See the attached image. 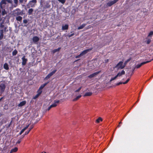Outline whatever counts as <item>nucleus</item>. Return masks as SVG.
Listing matches in <instances>:
<instances>
[{
	"instance_id": "nucleus-1",
	"label": "nucleus",
	"mask_w": 153,
	"mask_h": 153,
	"mask_svg": "<svg viewBox=\"0 0 153 153\" xmlns=\"http://www.w3.org/2000/svg\"><path fill=\"white\" fill-rule=\"evenodd\" d=\"M6 4V0H1L0 3V6L1 8L2 9V11L0 15V19H2L4 18V19H6L5 17L7 16V13L4 9H3V4H4L5 5Z\"/></svg>"
},
{
	"instance_id": "nucleus-2",
	"label": "nucleus",
	"mask_w": 153,
	"mask_h": 153,
	"mask_svg": "<svg viewBox=\"0 0 153 153\" xmlns=\"http://www.w3.org/2000/svg\"><path fill=\"white\" fill-rule=\"evenodd\" d=\"M13 14L14 16H16L19 15L22 16L23 13L20 10L17 9L13 11Z\"/></svg>"
},
{
	"instance_id": "nucleus-3",
	"label": "nucleus",
	"mask_w": 153,
	"mask_h": 153,
	"mask_svg": "<svg viewBox=\"0 0 153 153\" xmlns=\"http://www.w3.org/2000/svg\"><path fill=\"white\" fill-rule=\"evenodd\" d=\"M57 70L55 69L53 70L52 71L49 73L45 78L44 80H46L49 79L54 74L56 71Z\"/></svg>"
},
{
	"instance_id": "nucleus-4",
	"label": "nucleus",
	"mask_w": 153,
	"mask_h": 153,
	"mask_svg": "<svg viewBox=\"0 0 153 153\" xmlns=\"http://www.w3.org/2000/svg\"><path fill=\"white\" fill-rule=\"evenodd\" d=\"M6 28L5 27L4 29L0 30V40H1L4 37V33L6 32Z\"/></svg>"
},
{
	"instance_id": "nucleus-5",
	"label": "nucleus",
	"mask_w": 153,
	"mask_h": 153,
	"mask_svg": "<svg viewBox=\"0 0 153 153\" xmlns=\"http://www.w3.org/2000/svg\"><path fill=\"white\" fill-rule=\"evenodd\" d=\"M150 62V61H146L145 62H141L140 64H138L136 66H135V68H140L142 65L146 64L149 62Z\"/></svg>"
},
{
	"instance_id": "nucleus-6",
	"label": "nucleus",
	"mask_w": 153,
	"mask_h": 153,
	"mask_svg": "<svg viewBox=\"0 0 153 153\" xmlns=\"http://www.w3.org/2000/svg\"><path fill=\"white\" fill-rule=\"evenodd\" d=\"M6 86L4 83H1L0 85V90H1V93H3L4 91Z\"/></svg>"
},
{
	"instance_id": "nucleus-7",
	"label": "nucleus",
	"mask_w": 153,
	"mask_h": 153,
	"mask_svg": "<svg viewBox=\"0 0 153 153\" xmlns=\"http://www.w3.org/2000/svg\"><path fill=\"white\" fill-rule=\"evenodd\" d=\"M119 0H114L113 1L109 2L107 3V5L108 7H110L117 2Z\"/></svg>"
},
{
	"instance_id": "nucleus-8",
	"label": "nucleus",
	"mask_w": 153,
	"mask_h": 153,
	"mask_svg": "<svg viewBox=\"0 0 153 153\" xmlns=\"http://www.w3.org/2000/svg\"><path fill=\"white\" fill-rule=\"evenodd\" d=\"M101 72V71H97V72L91 74H90L89 76H88V77L89 78H91L93 77H94L96 76L98 74L100 73Z\"/></svg>"
},
{
	"instance_id": "nucleus-9",
	"label": "nucleus",
	"mask_w": 153,
	"mask_h": 153,
	"mask_svg": "<svg viewBox=\"0 0 153 153\" xmlns=\"http://www.w3.org/2000/svg\"><path fill=\"white\" fill-rule=\"evenodd\" d=\"M123 62L120 61L114 67V68H117L118 67V68L121 69L122 66H123Z\"/></svg>"
},
{
	"instance_id": "nucleus-10",
	"label": "nucleus",
	"mask_w": 153,
	"mask_h": 153,
	"mask_svg": "<svg viewBox=\"0 0 153 153\" xmlns=\"http://www.w3.org/2000/svg\"><path fill=\"white\" fill-rule=\"evenodd\" d=\"M92 48H89L83 51H82L80 54H81V55L82 56L84 55H85L86 53H87L88 52L91 51L92 50Z\"/></svg>"
},
{
	"instance_id": "nucleus-11",
	"label": "nucleus",
	"mask_w": 153,
	"mask_h": 153,
	"mask_svg": "<svg viewBox=\"0 0 153 153\" xmlns=\"http://www.w3.org/2000/svg\"><path fill=\"white\" fill-rule=\"evenodd\" d=\"M22 59V65H25L27 61V59L25 58V56H23Z\"/></svg>"
},
{
	"instance_id": "nucleus-12",
	"label": "nucleus",
	"mask_w": 153,
	"mask_h": 153,
	"mask_svg": "<svg viewBox=\"0 0 153 153\" xmlns=\"http://www.w3.org/2000/svg\"><path fill=\"white\" fill-rule=\"evenodd\" d=\"M54 101V103L51 105L52 108L56 107L57 105V104L59 102L60 100H55Z\"/></svg>"
},
{
	"instance_id": "nucleus-13",
	"label": "nucleus",
	"mask_w": 153,
	"mask_h": 153,
	"mask_svg": "<svg viewBox=\"0 0 153 153\" xmlns=\"http://www.w3.org/2000/svg\"><path fill=\"white\" fill-rule=\"evenodd\" d=\"M32 40L33 42L36 43L39 40V38L37 36H34L33 37Z\"/></svg>"
},
{
	"instance_id": "nucleus-14",
	"label": "nucleus",
	"mask_w": 153,
	"mask_h": 153,
	"mask_svg": "<svg viewBox=\"0 0 153 153\" xmlns=\"http://www.w3.org/2000/svg\"><path fill=\"white\" fill-rule=\"evenodd\" d=\"M131 58L130 57V58H129L128 59H127L126 60L124 63V64L123 65V66L122 67V66L121 69L125 67V66L131 60Z\"/></svg>"
},
{
	"instance_id": "nucleus-15",
	"label": "nucleus",
	"mask_w": 153,
	"mask_h": 153,
	"mask_svg": "<svg viewBox=\"0 0 153 153\" xmlns=\"http://www.w3.org/2000/svg\"><path fill=\"white\" fill-rule=\"evenodd\" d=\"M26 102L25 101H23L21 102L18 105L19 107H22L24 105L26 104Z\"/></svg>"
},
{
	"instance_id": "nucleus-16",
	"label": "nucleus",
	"mask_w": 153,
	"mask_h": 153,
	"mask_svg": "<svg viewBox=\"0 0 153 153\" xmlns=\"http://www.w3.org/2000/svg\"><path fill=\"white\" fill-rule=\"evenodd\" d=\"M4 68L6 70H8L9 69V67L8 64L5 62L3 65Z\"/></svg>"
},
{
	"instance_id": "nucleus-17",
	"label": "nucleus",
	"mask_w": 153,
	"mask_h": 153,
	"mask_svg": "<svg viewBox=\"0 0 153 153\" xmlns=\"http://www.w3.org/2000/svg\"><path fill=\"white\" fill-rule=\"evenodd\" d=\"M141 12H143V15H147V10L146 8H143L142 9Z\"/></svg>"
},
{
	"instance_id": "nucleus-18",
	"label": "nucleus",
	"mask_w": 153,
	"mask_h": 153,
	"mask_svg": "<svg viewBox=\"0 0 153 153\" xmlns=\"http://www.w3.org/2000/svg\"><path fill=\"white\" fill-rule=\"evenodd\" d=\"M125 71L123 70H122L120 73L119 72L117 75V76H120L122 75L125 74Z\"/></svg>"
},
{
	"instance_id": "nucleus-19",
	"label": "nucleus",
	"mask_w": 153,
	"mask_h": 153,
	"mask_svg": "<svg viewBox=\"0 0 153 153\" xmlns=\"http://www.w3.org/2000/svg\"><path fill=\"white\" fill-rule=\"evenodd\" d=\"M18 150L17 147H16L13 149H12L9 153H12L13 152H16Z\"/></svg>"
},
{
	"instance_id": "nucleus-20",
	"label": "nucleus",
	"mask_w": 153,
	"mask_h": 153,
	"mask_svg": "<svg viewBox=\"0 0 153 153\" xmlns=\"http://www.w3.org/2000/svg\"><path fill=\"white\" fill-rule=\"evenodd\" d=\"M92 93L91 92H87L84 95V97L90 96L92 95Z\"/></svg>"
},
{
	"instance_id": "nucleus-21",
	"label": "nucleus",
	"mask_w": 153,
	"mask_h": 153,
	"mask_svg": "<svg viewBox=\"0 0 153 153\" xmlns=\"http://www.w3.org/2000/svg\"><path fill=\"white\" fill-rule=\"evenodd\" d=\"M68 25H65L64 26H63L62 27V29L63 30H68Z\"/></svg>"
},
{
	"instance_id": "nucleus-22",
	"label": "nucleus",
	"mask_w": 153,
	"mask_h": 153,
	"mask_svg": "<svg viewBox=\"0 0 153 153\" xmlns=\"http://www.w3.org/2000/svg\"><path fill=\"white\" fill-rule=\"evenodd\" d=\"M48 82H47L45 83L44 84L42 85L39 87V89H42L48 83Z\"/></svg>"
},
{
	"instance_id": "nucleus-23",
	"label": "nucleus",
	"mask_w": 153,
	"mask_h": 153,
	"mask_svg": "<svg viewBox=\"0 0 153 153\" xmlns=\"http://www.w3.org/2000/svg\"><path fill=\"white\" fill-rule=\"evenodd\" d=\"M86 24H83L80 26L78 28V29L80 30L82 29L86 25Z\"/></svg>"
},
{
	"instance_id": "nucleus-24",
	"label": "nucleus",
	"mask_w": 153,
	"mask_h": 153,
	"mask_svg": "<svg viewBox=\"0 0 153 153\" xmlns=\"http://www.w3.org/2000/svg\"><path fill=\"white\" fill-rule=\"evenodd\" d=\"M60 49H61L60 48H59L57 49H54L52 51V52L53 54H54V53H55L56 52L59 51L60 50Z\"/></svg>"
},
{
	"instance_id": "nucleus-25",
	"label": "nucleus",
	"mask_w": 153,
	"mask_h": 153,
	"mask_svg": "<svg viewBox=\"0 0 153 153\" xmlns=\"http://www.w3.org/2000/svg\"><path fill=\"white\" fill-rule=\"evenodd\" d=\"M18 53V51L16 49H15L12 52V55L13 56L16 55Z\"/></svg>"
},
{
	"instance_id": "nucleus-26",
	"label": "nucleus",
	"mask_w": 153,
	"mask_h": 153,
	"mask_svg": "<svg viewBox=\"0 0 153 153\" xmlns=\"http://www.w3.org/2000/svg\"><path fill=\"white\" fill-rule=\"evenodd\" d=\"M102 119L101 117H99L96 120V122L97 123H100V121H102Z\"/></svg>"
},
{
	"instance_id": "nucleus-27",
	"label": "nucleus",
	"mask_w": 153,
	"mask_h": 153,
	"mask_svg": "<svg viewBox=\"0 0 153 153\" xmlns=\"http://www.w3.org/2000/svg\"><path fill=\"white\" fill-rule=\"evenodd\" d=\"M33 10L32 8L30 9L28 11V13L29 15H31L32 14Z\"/></svg>"
},
{
	"instance_id": "nucleus-28",
	"label": "nucleus",
	"mask_w": 153,
	"mask_h": 153,
	"mask_svg": "<svg viewBox=\"0 0 153 153\" xmlns=\"http://www.w3.org/2000/svg\"><path fill=\"white\" fill-rule=\"evenodd\" d=\"M81 97V95H79L78 96L74 99V101H76V100H77L79 98H80Z\"/></svg>"
},
{
	"instance_id": "nucleus-29",
	"label": "nucleus",
	"mask_w": 153,
	"mask_h": 153,
	"mask_svg": "<svg viewBox=\"0 0 153 153\" xmlns=\"http://www.w3.org/2000/svg\"><path fill=\"white\" fill-rule=\"evenodd\" d=\"M14 2L15 3V7H16L17 6L18 3V0H13Z\"/></svg>"
},
{
	"instance_id": "nucleus-30",
	"label": "nucleus",
	"mask_w": 153,
	"mask_h": 153,
	"mask_svg": "<svg viewBox=\"0 0 153 153\" xmlns=\"http://www.w3.org/2000/svg\"><path fill=\"white\" fill-rule=\"evenodd\" d=\"M117 77L118 76H117V75H116L114 77L111 78V79L110 80V81H112L113 80H115V79H116L117 78Z\"/></svg>"
},
{
	"instance_id": "nucleus-31",
	"label": "nucleus",
	"mask_w": 153,
	"mask_h": 153,
	"mask_svg": "<svg viewBox=\"0 0 153 153\" xmlns=\"http://www.w3.org/2000/svg\"><path fill=\"white\" fill-rule=\"evenodd\" d=\"M58 0L59 2H61V3H62V4H63L65 3V2L66 1L65 0Z\"/></svg>"
},
{
	"instance_id": "nucleus-32",
	"label": "nucleus",
	"mask_w": 153,
	"mask_h": 153,
	"mask_svg": "<svg viewBox=\"0 0 153 153\" xmlns=\"http://www.w3.org/2000/svg\"><path fill=\"white\" fill-rule=\"evenodd\" d=\"M39 96V94H37L35 96H34L33 99H36Z\"/></svg>"
},
{
	"instance_id": "nucleus-33",
	"label": "nucleus",
	"mask_w": 153,
	"mask_h": 153,
	"mask_svg": "<svg viewBox=\"0 0 153 153\" xmlns=\"http://www.w3.org/2000/svg\"><path fill=\"white\" fill-rule=\"evenodd\" d=\"M74 33H72L71 34H70L69 33L68 35V36L69 37H70L72 36H74Z\"/></svg>"
},
{
	"instance_id": "nucleus-34",
	"label": "nucleus",
	"mask_w": 153,
	"mask_h": 153,
	"mask_svg": "<svg viewBox=\"0 0 153 153\" xmlns=\"http://www.w3.org/2000/svg\"><path fill=\"white\" fill-rule=\"evenodd\" d=\"M129 80H130L129 78L127 79L126 81V82H123V84H125L127 83L128 82Z\"/></svg>"
},
{
	"instance_id": "nucleus-35",
	"label": "nucleus",
	"mask_w": 153,
	"mask_h": 153,
	"mask_svg": "<svg viewBox=\"0 0 153 153\" xmlns=\"http://www.w3.org/2000/svg\"><path fill=\"white\" fill-rule=\"evenodd\" d=\"M20 15L18 16L16 18V19H22V17L20 16Z\"/></svg>"
},
{
	"instance_id": "nucleus-36",
	"label": "nucleus",
	"mask_w": 153,
	"mask_h": 153,
	"mask_svg": "<svg viewBox=\"0 0 153 153\" xmlns=\"http://www.w3.org/2000/svg\"><path fill=\"white\" fill-rule=\"evenodd\" d=\"M152 35H153V31H151L149 33L148 36H151Z\"/></svg>"
},
{
	"instance_id": "nucleus-37",
	"label": "nucleus",
	"mask_w": 153,
	"mask_h": 153,
	"mask_svg": "<svg viewBox=\"0 0 153 153\" xmlns=\"http://www.w3.org/2000/svg\"><path fill=\"white\" fill-rule=\"evenodd\" d=\"M34 125H32L29 128V129L30 131L33 128Z\"/></svg>"
},
{
	"instance_id": "nucleus-38",
	"label": "nucleus",
	"mask_w": 153,
	"mask_h": 153,
	"mask_svg": "<svg viewBox=\"0 0 153 153\" xmlns=\"http://www.w3.org/2000/svg\"><path fill=\"white\" fill-rule=\"evenodd\" d=\"M25 131L24 129H22L19 133V135H21Z\"/></svg>"
},
{
	"instance_id": "nucleus-39",
	"label": "nucleus",
	"mask_w": 153,
	"mask_h": 153,
	"mask_svg": "<svg viewBox=\"0 0 153 153\" xmlns=\"http://www.w3.org/2000/svg\"><path fill=\"white\" fill-rule=\"evenodd\" d=\"M82 56L81 55V54L80 53L79 55L76 56H75V58H80V57H81Z\"/></svg>"
},
{
	"instance_id": "nucleus-40",
	"label": "nucleus",
	"mask_w": 153,
	"mask_h": 153,
	"mask_svg": "<svg viewBox=\"0 0 153 153\" xmlns=\"http://www.w3.org/2000/svg\"><path fill=\"white\" fill-rule=\"evenodd\" d=\"M82 87H79L77 90H76L75 92H78L81 89V88Z\"/></svg>"
},
{
	"instance_id": "nucleus-41",
	"label": "nucleus",
	"mask_w": 153,
	"mask_h": 153,
	"mask_svg": "<svg viewBox=\"0 0 153 153\" xmlns=\"http://www.w3.org/2000/svg\"><path fill=\"white\" fill-rule=\"evenodd\" d=\"M37 93H38L37 94H39V96L41 94V93H42V91L38 90L37 91Z\"/></svg>"
},
{
	"instance_id": "nucleus-42",
	"label": "nucleus",
	"mask_w": 153,
	"mask_h": 153,
	"mask_svg": "<svg viewBox=\"0 0 153 153\" xmlns=\"http://www.w3.org/2000/svg\"><path fill=\"white\" fill-rule=\"evenodd\" d=\"M21 139H19V140L17 141L16 142V144H19L20 143V142H21Z\"/></svg>"
},
{
	"instance_id": "nucleus-43",
	"label": "nucleus",
	"mask_w": 153,
	"mask_h": 153,
	"mask_svg": "<svg viewBox=\"0 0 153 153\" xmlns=\"http://www.w3.org/2000/svg\"><path fill=\"white\" fill-rule=\"evenodd\" d=\"M27 20H23V22L25 24H27Z\"/></svg>"
},
{
	"instance_id": "nucleus-44",
	"label": "nucleus",
	"mask_w": 153,
	"mask_h": 153,
	"mask_svg": "<svg viewBox=\"0 0 153 153\" xmlns=\"http://www.w3.org/2000/svg\"><path fill=\"white\" fill-rule=\"evenodd\" d=\"M123 84V82H118V83H117L116 84V85H119L120 84Z\"/></svg>"
},
{
	"instance_id": "nucleus-45",
	"label": "nucleus",
	"mask_w": 153,
	"mask_h": 153,
	"mask_svg": "<svg viewBox=\"0 0 153 153\" xmlns=\"http://www.w3.org/2000/svg\"><path fill=\"white\" fill-rule=\"evenodd\" d=\"M29 125V124H28V125H27L26 127L24 128L23 129H24L25 130L28 127Z\"/></svg>"
},
{
	"instance_id": "nucleus-46",
	"label": "nucleus",
	"mask_w": 153,
	"mask_h": 153,
	"mask_svg": "<svg viewBox=\"0 0 153 153\" xmlns=\"http://www.w3.org/2000/svg\"><path fill=\"white\" fill-rule=\"evenodd\" d=\"M5 20H0V22H1L2 23L4 24V22Z\"/></svg>"
},
{
	"instance_id": "nucleus-47",
	"label": "nucleus",
	"mask_w": 153,
	"mask_h": 153,
	"mask_svg": "<svg viewBox=\"0 0 153 153\" xmlns=\"http://www.w3.org/2000/svg\"><path fill=\"white\" fill-rule=\"evenodd\" d=\"M151 42V40L150 39H148L147 42V44H149Z\"/></svg>"
},
{
	"instance_id": "nucleus-48",
	"label": "nucleus",
	"mask_w": 153,
	"mask_h": 153,
	"mask_svg": "<svg viewBox=\"0 0 153 153\" xmlns=\"http://www.w3.org/2000/svg\"><path fill=\"white\" fill-rule=\"evenodd\" d=\"M52 108V107L51 106V105L49 107H48V108H47V110L48 111H49L51 108Z\"/></svg>"
},
{
	"instance_id": "nucleus-49",
	"label": "nucleus",
	"mask_w": 153,
	"mask_h": 153,
	"mask_svg": "<svg viewBox=\"0 0 153 153\" xmlns=\"http://www.w3.org/2000/svg\"><path fill=\"white\" fill-rule=\"evenodd\" d=\"M30 131H26L25 132V135L28 134Z\"/></svg>"
},
{
	"instance_id": "nucleus-50",
	"label": "nucleus",
	"mask_w": 153,
	"mask_h": 153,
	"mask_svg": "<svg viewBox=\"0 0 153 153\" xmlns=\"http://www.w3.org/2000/svg\"><path fill=\"white\" fill-rule=\"evenodd\" d=\"M36 0H32L31 1H30L31 2H34V3H36Z\"/></svg>"
},
{
	"instance_id": "nucleus-51",
	"label": "nucleus",
	"mask_w": 153,
	"mask_h": 153,
	"mask_svg": "<svg viewBox=\"0 0 153 153\" xmlns=\"http://www.w3.org/2000/svg\"><path fill=\"white\" fill-rule=\"evenodd\" d=\"M19 1L21 3H22L23 2V0H19Z\"/></svg>"
},
{
	"instance_id": "nucleus-52",
	"label": "nucleus",
	"mask_w": 153,
	"mask_h": 153,
	"mask_svg": "<svg viewBox=\"0 0 153 153\" xmlns=\"http://www.w3.org/2000/svg\"><path fill=\"white\" fill-rule=\"evenodd\" d=\"M135 68H135V67H134V68L132 69V72L133 73V71H134V70Z\"/></svg>"
},
{
	"instance_id": "nucleus-53",
	"label": "nucleus",
	"mask_w": 153,
	"mask_h": 153,
	"mask_svg": "<svg viewBox=\"0 0 153 153\" xmlns=\"http://www.w3.org/2000/svg\"><path fill=\"white\" fill-rule=\"evenodd\" d=\"M3 97H1V98H0V102L1 101V100L3 99Z\"/></svg>"
},
{
	"instance_id": "nucleus-54",
	"label": "nucleus",
	"mask_w": 153,
	"mask_h": 153,
	"mask_svg": "<svg viewBox=\"0 0 153 153\" xmlns=\"http://www.w3.org/2000/svg\"><path fill=\"white\" fill-rule=\"evenodd\" d=\"M139 101V100H137V101L135 102V103L134 104L135 105L137 102Z\"/></svg>"
},
{
	"instance_id": "nucleus-55",
	"label": "nucleus",
	"mask_w": 153,
	"mask_h": 153,
	"mask_svg": "<svg viewBox=\"0 0 153 153\" xmlns=\"http://www.w3.org/2000/svg\"><path fill=\"white\" fill-rule=\"evenodd\" d=\"M120 124H119L117 126L118 127H120Z\"/></svg>"
},
{
	"instance_id": "nucleus-56",
	"label": "nucleus",
	"mask_w": 153,
	"mask_h": 153,
	"mask_svg": "<svg viewBox=\"0 0 153 153\" xmlns=\"http://www.w3.org/2000/svg\"><path fill=\"white\" fill-rule=\"evenodd\" d=\"M9 20H6V22H9Z\"/></svg>"
},
{
	"instance_id": "nucleus-57",
	"label": "nucleus",
	"mask_w": 153,
	"mask_h": 153,
	"mask_svg": "<svg viewBox=\"0 0 153 153\" xmlns=\"http://www.w3.org/2000/svg\"><path fill=\"white\" fill-rule=\"evenodd\" d=\"M119 124H122V122H120L119 123Z\"/></svg>"
},
{
	"instance_id": "nucleus-58",
	"label": "nucleus",
	"mask_w": 153,
	"mask_h": 153,
	"mask_svg": "<svg viewBox=\"0 0 153 153\" xmlns=\"http://www.w3.org/2000/svg\"><path fill=\"white\" fill-rule=\"evenodd\" d=\"M108 59H107L106 61V62H108Z\"/></svg>"
},
{
	"instance_id": "nucleus-59",
	"label": "nucleus",
	"mask_w": 153,
	"mask_h": 153,
	"mask_svg": "<svg viewBox=\"0 0 153 153\" xmlns=\"http://www.w3.org/2000/svg\"><path fill=\"white\" fill-rule=\"evenodd\" d=\"M18 20V21H19L20 22V21H21V20H20V19H19V20Z\"/></svg>"
},
{
	"instance_id": "nucleus-60",
	"label": "nucleus",
	"mask_w": 153,
	"mask_h": 153,
	"mask_svg": "<svg viewBox=\"0 0 153 153\" xmlns=\"http://www.w3.org/2000/svg\"><path fill=\"white\" fill-rule=\"evenodd\" d=\"M134 105H134V104L132 106V107H131V108L130 109H131V108L133 107L134 106Z\"/></svg>"
},
{
	"instance_id": "nucleus-61",
	"label": "nucleus",
	"mask_w": 153,
	"mask_h": 153,
	"mask_svg": "<svg viewBox=\"0 0 153 153\" xmlns=\"http://www.w3.org/2000/svg\"><path fill=\"white\" fill-rule=\"evenodd\" d=\"M153 60V58L151 60H149V61H150V62L152 61Z\"/></svg>"
},
{
	"instance_id": "nucleus-62",
	"label": "nucleus",
	"mask_w": 153,
	"mask_h": 153,
	"mask_svg": "<svg viewBox=\"0 0 153 153\" xmlns=\"http://www.w3.org/2000/svg\"><path fill=\"white\" fill-rule=\"evenodd\" d=\"M41 153H43V152H42ZM44 153H46V152H44Z\"/></svg>"
},
{
	"instance_id": "nucleus-63",
	"label": "nucleus",
	"mask_w": 153,
	"mask_h": 153,
	"mask_svg": "<svg viewBox=\"0 0 153 153\" xmlns=\"http://www.w3.org/2000/svg\"><path fill=\"white\" fill-rule=\"evenodd\" d=\"M129 111H128V112H129Z\"/></svg>"
},
{
	"instance_id": "nucleus-64",
	"label": "nucleus",
	"mask_w": 153,
	"mask_h": 153,
	"mask_svg": "<svg viewBox=\"0 0 153 153\" xmlns=\"http://www.w3.org/2000/svg\"><path fill=\"white\" fill-rule=\"evenodd\" d=\"M4 36V38H5V36Z\"/></svg>"
}]
</instances>
